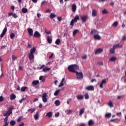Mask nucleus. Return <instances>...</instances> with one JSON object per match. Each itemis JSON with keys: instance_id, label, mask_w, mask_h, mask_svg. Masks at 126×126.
Listing matches in <instances>:
<instances>
[{"instance_id": "1", "label": "nucleus", "mask_w": 126, "mask_h": 126, "mask_svg": "<svg viewBox=\"0 0 126 126\" xmlns=\"http://www.w3.org/2000/svg\"><path fill=\"white\" fill-rule=\"evenodd\" d=\"M68 70L70 72H74L75 73H76L77 75V79H79V72L76 71L77 70H78L79 69V67L77 64H71L69 65L67 67Z\"/></svg>"}, {"instance_id": "2", "label": "nucleus", "mask_w": 126, "mask_h": 126, "mask_svg": "<svg viewBox=\"0 0 126 126\" xmlns=\"http://www.w3.org/2000/svg\"><path fill=\"white\" fill-rule=\"evenodd\" d=\"M13 106H11V107H10L8 109L7 112L4 114V117L5 116H7V117H9V116H10V115H11L12 114V110H13Z\"/></svg>"}, {"instance_id": "3", "label": "nucleus", "mask_w": 126, "mask_h": 126, "mask_svg": "<svg viewBox=\"0 0 126 126\" xmlns=\"http://www.w3.org/2000/svg\"><path fill=\"white\" fill-rule=\"evenodd\" d=\"M78 20H79V16H76L75 18L73 19H72L70 21V25L71 26H73V25H74V23H76Z\"/></svg>"}, {"instance_id": "4", "label": "nucleus", "mask_w": 126, "mask_h": 126, "mask_svg": "<svg viewBox=\"0 0 126 126\" xmlns=\"http://www.w3.org/2000/svg\"><path fill=\"white\" fill-rule=\"evenodd\" d=\"M38 69H43L42 71L43 72H47V71H49V70H51V68H48L47 66L45 67V64L42 65L40 66Z\"/></svg>"}, {"instance_id": "5", "label": "nucleus", "mask_w": 126, "mask_h": 126, "mask_svg": "<svg viewBox=\"0 0 126 126\" xmlns=\"http://www.w3.org/2000/svg\"><path fill=\"white\" fill-rule=\"evenodd\" d=\"M81 19L83 23H85V22H86V21L88 19V16L87 15L81 16Z\"/></svg>"}, {"instance_id": "6", "label": "nucleus", "mask_w": 126, "mask_h": 126, "mask_svg": "<svg viewBox=\"0 0 126 126\" xmlns=\"http://www.w3.org/2000/svg\"><path fill=\"white\" fill-rule=\"evenodd\" d=\"M7 31V28L5 27L4 29L3 30L2 32H1L0 37V38H3L4 36L5 35L6 32Z\"/></svg>"}, {"instance_id": "7", "label": "nucleus", "mask_w": 126, "mask_h": 126, "mask_svg": "<svg viewBox=\"0 0 126 126\" xmlns=\"http://www.w3.org/2000/svg\"><path fill=\"white\" fill-rule=\"evenodd\" d=\"M48 97V94H47V93H44L42 94V101L44 102V103H46L47 102V97Z\"/></svg>"}, {"instance_id": "8", "label": "nucleus", "mask_w": 126, "mask_h": 126, "mask_svg": "<svg viewBox=\"0 0 126 126\" xmlns=\"http://www.w3.org/2000/svg\"><path fill=\"white\" fill-rule=\"evenodd\" d=\"M85 89L86 90H88V91H94V86L93 85L87 86Z\"/></svg>"}, {"instance_id": "9", "label": "nucleus", "mask_w": 126, "mask_h": 126, "mask_svg": "<svg viewBox=\"0 0 126 126\" xmlns=\"http://www.w3.org/2000/svg\"><path fill=\"white\" fill-rule=\"evenodd\" d=\"M7 121H8V116H6V117L4 118V125L3 126H8V122H7Z\"/></svg>"}, {"instance_id": "10", "label": "nucleus", "mask_w": 126, "mask_h": 126, "mask_svg": "<svg viewBox=\"0 0 126 126\" xmlns=\"http://www.w3.org/2000/svg\"><path fill=\"white\" fill-rule=\"evenodd\" d=\"M33 36L35 38H40V37H41V34H40L38 32L35 31L34 33Z\"/></svg>"}, {"instance_id": "11", "label": "nucleus", "mask_w": 126, "mask_h": 126, "mask_svg": "<svg viewBox=\"0 0 126 126\" xmlns=\"http://www.w3.org/2000/svg\"><path fill=\"white\" fill-rule=\"evenodd\" d=\"M103 52V49L102 48H99L97 49L95 52V55H97L99 54H101V53Z\"/></svg>"}, {"instance_id": "12", "label": "nucleus", "mask_w": 126, "mask_h": 126, "mask_svg": "<svg viewBox=\"0 0 126 126\" xmlns=\"http://www.w3.org/2000/svg\"><path fill=\"white\" fill-rule=\"evenodd\" d=\"M40 114V113L37 111L36 112V114L34 115L33 118L35 120V121H37V120L39 119V114Z\"/></svg>"}, {"instance_id": "13", "label": "nucleus", "mask_w": 126, "mask_h": 126, "mask_svg": "<svg viewBox=\"0 0 126 126\" xmlns=\"http://www.w3.org/2000/svg\"><path fill=\"white\" fill-rule=\"evenodd\" d=\"M28 32L29 33V36H33V30L31 28H29L28 29Z\"/></svg>"}, {"instance_id": "14", "label": "nucleus", "mask_w": 126, "mask_h": 126, "mask_svg": "<svg viewBox=\"0 0 126 126\" xmlns=\"http://www.w3.org/2000/svg\"><path fill=\"white\" fill-rule=\"evenodd\" d=\"M92 15L93 17L97 16V11L95 9L92 10Z\"/></svg>"}, {"instance_id": "15", "label": "nucleus", "mask_w": 126, "mask_h": 126, "mask_svg": "<svg viewBox=\"0 0 126 126\" xmlns=\"http://www.w3.org/2000/svg\"><path fill=\"white\" fill-rule=\"evenodd\" d=\"M113 48L114 50H116L117 48H123V45H120V44L114 45Z\"/></svg>"}, {"instance_id": "16", "label": "nucleus", "mask_w": 126, "mask_h": 126, "mask_svg": "<svg viewBox=\"0 0 126 126\" xmlns=\"http://www.w3.org/2000/svg\"><path fill=\"white\" fill-rule=\"evenodd\" d=\"M45 117H48V118L50 119L53 117V112H48Z\"/></svg>"}, {"instance_id": "17", "label": "nucleus", "mask_w": 126, "mask_h": 126, "mask_svg": "<svg viewBox=\"0 0 126 126\" xmlns=\"http://www.w3.org/2000/svg\"><path fill=\"white\" fill-rule=\"evenodd\" d=\"M94 38L95 40H101V36H100V35H99V34H94Z\"/></svg>"}, {"instance_id": "18", "label": "nucleus", "mask_w": 126, "mask_h": 126, "mask_svg": "<svg viewBox=\"0 0 126 126\" xmlns=\"http://www.w3.org/2000/svg\"><path fill=\"white\" fill-rule=\"evenodd\" d=\"M11 15L14 18H17V17H18L17 15H16V14H15V13H11V12L8 13V16H11Z\"/></svg>"}, {"instance_id": "19", "label": "nucleus", "mask_w": 126, "mask_h": 126, "mask_svg": "<svg viewBox=\"0 0 126 126\" xmlns=\"http://www.w3.org/2000/svg\"><path fill=\"white\" fill-rule=\"evenodd\" d=\"M85 111V108H83L80 110L79 115L81 117L83 114H84V111Z\"/></svg>"}, {"instance_id": "20", "label": "nucleus", "mask_w": 126, "mask_h": 126, "mask_svg": "<svg viewBox=\"0 0 126 126\" xmlns=\"http://www.w3.org/2000/svg\"><path fill=\"white\" fill-rule=\"evenodd\" d=\"M91 34H92V35H95L98 34V31L97 30L94 29L91 31Z\"/></svg>"}, {"instance_id": "21", "label": "nucleus", "mask_w": 126, "mask_h": 126, "mask_svg": "<svg viewBox=\"0 0 126 126\" xmlns=\"http://www.w3.org/2000/svg\"><path fill=\"white\" fill-rule=\"evenodd\" d=\"M89 126H92L94 125H95V122L93 121L92 120H90L88 122Z\"/></svg>"}, {"instance_id": "22", "label": "nucleus", "mask_w": 126, "mask_h": 126, "mask_svg": "<svg viewBox=\"0 0 126 126\" xmlns=\"http://www.w3.org/2000/svg\"><path fill=\"white\" fill-rule=\"evenodd\" d=\"M29 60H30V61H32V60H34V54H32L31 53H29Z\"/></svg>"}, {"instance_id": "23", "label": "nucleus", "mask_w": 126, "mask_h": 126, "mask_svg": "<svg viewBox=\"0 0 126 126\" xmlns=\"http://www.w3.org/2000/svg\"><path fill=\"white\" fill-rule=\"evenodd\" d=\"M16 98V95H15V94H12L10 96V99L11 101H12V100L15 99Z\"/></svg>"}, {"instance_id": "24", "label": "nucleus", "mask_w": 126, "mask_h": 126, "mask_svg": "<svg viewBox=\"0 0 126 126\" xmlns=\"http://www.w3.org/2000/svg\"><path fill=\"white\" fill-rule=\"evenodd\" d=\"M72 10L73 12H75L76 10V5L75 4H73L72 5Z\"/></svg>"}, {"instance_id": "25", "label": "nucleus", "mask_w": 126, "mask_h": 126, "mask_svg": "<svg viewBox=\"0 0 126 126\" xmlns=\"http://www.w3.org/2000/svg\"><path fill=\"white\" fill-rule=\"evenodd\" d=\"M35 52H36V47H33L32 49H31L30 54H34Z\"/></svg>"}, {"instance_id": "26", "label": "nucleus", "mask_w": 126, "mask_h": 126, "mask_svg": "<svg viewBox=\"0 0 126 126\" xmlns=\"http://www.w3.org/2000/svg\"><path fill=\"white\" fill-rule=\"evenodd\" d=\"M38 84H39V80H34L32 82V85H34V86L38 85Z\"/></svg>"}, {"instance_id": "27", "label": "nucleus", "mask_w": 126, "mask_h": 126, "mask_svg": "<svg viewBox=\"0 0 126 126\" xmlns=\"http://www.w3.org/2000/svg\"><path fill=\"white\" fill-rule=\"evenodd\" d=\"M65 80V79L64 78H63L60 83V84L59 85V87H62V86H63V81Z\"/></svg>"}, {"instance_id": "28", "label": "nucleus", "mask_w": 126, "mask_h": 126, "mask_svg": "<svg viewBox=\"0 0 126 126\" xmlns=\"http://www.w3.org/2000/svg\"><path fill=\"white\" fill-rule=\"evenodd\" d=\"M35 111H36L35 108H31V109H28V112H31V114H33V113H34Z\"/></svg>"}, {"instance_id": "29", "label": "nucleus", "mask_w": 126, "mask_h": 126, "mask_svg": "<svg viewBox=\"0 0 126 126\" xmlns=\"http://www.w3.org/2000/svg\"><path fill=\"white\" fill-rule=\"evenodd\" d=\"M110 62H116L117 61V58L115 57H112L110 59H109Z\"/></svg>"}, {"instance_id": "30", "label": "nucleus", "mask_w": 126, "mask_h": 126, "mask_svg": "<svg viewBox=\"0 0 126 126\" xmlns=\"http://www.w3.org/2000/svg\"><path fill=\"white\" fill-rule=\"evenodd\" d=\"M108 106H110V108H113V107H114V104H113V101L110 100L108 103Z\"/></svg>"}, {"instance_id": "31", "label": "nucleus", "mask_w": 126, "mask_h": 126, "mask_svg": "<svg viewBox=\"0 0 126 126\" xmlns=\"http://www.w3.org/2000/svg\"><path fill=\"white\" fill-rule=\"evenodd\" d=\"M83 79V73L82 72H79V80H81Z\"/></svg>"}, {"instance_id": "32", "label": "nucleus", "mask_w": 126, "mask_h": 126, "mask_svg": "<svg viewBox=\"0 0 126 126\" xmlns=\"http://www.w3.org/2000/svg\"><path fill=\"white\" fill-rule=\"evenodd\" d=\"M47 42L49 44H51L53 41V39H52V38L50 37H47Z\"/></svg>"}, {"instance_id": "33", "label": "nucleus", "mask_w": 126, "mask_h": 126, "mask_svg": "<svg viewBox=\"0 0 126 126\" xmlns=\"http://www.w3.org/2000/svg\"><path fill=\"white\" fill-rule=\"evenodd\" d=\"M16 124V122H15V121L12 120L10 122V125L11 126H15V124Z\"/></svg>"}, {"instance_id": "34", "label": "nucleus", "mask_w": 126, "mask_h": 126, "mask_svg": "<svg viewBox=\"0 0 126 126\" xmlns=\"http://www.w3.org/2000/svg\"><path fill=\"white\" fill-rule=\"evenodd\" d=\"M55 104L56 106H60L61 105V102H60L59 99H57L55 101Z\"/></svg>"}, {"instance_id": "35", "label": "nucleus", "mask_w": 126, "mask_h": 126, "mask_svg": "<svg viewBox=\"0 0 126 126\" xmlns=\"http://www.w3.org/2000/svg\"><path fill=\"white\" fill-rule=\"evenodd\" d=\"M22 12L23 13H27V12H28V9L26 8H23L22 9Z\"/></svg>"}, {"instance_id": "36", "label": "nucleus", "mask_w": 126, "mask_h": 126, "mask_svg": "<svg viewBox=\"0 0 126 126\" xmlns=\"http://www.w3.org/2000/svg\"><path fill=\"white\" fill-rule=\"evenodd\" d=\"M61 43V39H60V38L57 39L56 41H55V44H56V45H60V44Z\"/></svg>"}, {"instance_id": "37", "label": "nucleus", "mask_w": 126, "mask_h": 126, "mask_svg": "<svg viewBox=\"0 0 126 126\" xmlns=\"http://www.w3.org/2000/svg\"><path fill=\"white\" fill-rule=\"evenodd\" d=\"M12 59L13 62H15V61H16V60H17V57H16L14 55H13L12 56Z\"/></svg>"}, {"instance_id": "38", "label": "nucleus", "mask_w": 126, "mask_h": 126, "mask_svg": "<svg viewBox=\"0 0 126 126\" xmlns=\"http://www.w3.org/2000/svg\"><path fill=\"white\" fill-rule=\"evenodd\" d=\"M71 112L72 111L70 109H68L65 111V113L67 115H70V114H71Z\"/></svg>"}, {"instance_id": "39", "label": "nucleus", "mask_w": 126, "mask_h": 126, "mask_svg": "<svg viewBox=\"0 0 126 126\" xmlns=\"http://www.w3.org/2000/svg\"><path fill=\"white\" fill-rule=\"evenodd\" d=\"M27 89V87H23L21 89V91H22V92H25V90H26Z\"/></svg>"}, {"instance_id": "40", "label": "nucleus", "mask_w": 126, "mask_h": 126, "mask_svg": "<svg viewBox=\"0 0 126 126\" xmlns=\"http://www.w3.org/2000/svg\"><path fill=\"white\" fill-rule=\"evenodd\" d=\"M107 82H108V79H104L102 80L101 83L103 84H106Z\"/></svg>"}, {"instance_id": "41", "label": "nucleus", "mask_w": 126, "mask_h": 126, "mask_svg": "<svg viewBox=\"0 0 126 126\" xmlns=\"http://www.w3.org/2000/svg\"><path fill=\"white\" fill-rule=\"evenodd\" d=\"M55 17H56V14L53 13L50 14V18L53 19V18H55Z\"/></svg>"}, {"instance_id": "42", "label": "nucleus", "mask_w": 126, "mask_h": 126, "mask_svg": "<svg viewBox=\"0 0 126 126\" xmlns=\"http://www.w3.org/2000/svg\"><path fill=\"white\" fill-rule=\"evenodd\" d=\"M102 14H107L109 13V12L108 11H107V10L106 9H103L102 10Z\"/></svg>"}, {"instance_id": "43", "label": "nucleus", "mask_w": 126, "mask_h": 126, "mask_svg": "<svg viewBox=\"0 0 126 126\" xmlns=\"http://www.w3.org/2000/svg\"><path fill=\"white\" fill-rule=\"evenodd\" d=\"M78 33V30H75L73 32V36H75Z\"/></svg>"}, {"instance_id": "44", "label": "nucleus", "mask_w": 126, "mask_h": 126, "mask_svg": "<svg viewBox=\"0 0 126 126\" xmlns=\"http://www.w3.org/2000/svg\"><path fill=\"white\" fill-rule=\"evenodd\" d=\"M44 31H45V32L46 34H47L48 35L49 34H51V31H48V29H45Z\"/></svg>"}, {"instance_id": "45", "label": "nucleus", "mask_w": 126, "mask_h": 126, "mask_svg": "<svg viewBox=\"0 0 126 126\" xmlns=\"http://www.w3.org/2000/svg\"><path fill=\"white\" fill-rule=\"evenodd\" d=\"M118 24H119V23L118 22L116 21L113 24V26H114V27H117V26H118Z\"/></svg>"}, {"instance_id": "46", "label": "nucleus", "mask_w": 126, "mask_h": 126, "mask_svg": "<svg viewBox=\"0 0 126 126\" xmlns=\"http://www.w3.org/2000/svg\"><path fill=\"white\" fill-rule=\"evenodd\" d=\"M115 50L113 47L110 50V54H114L115 53Z\"/></svg>"}, {"instance_id": "47", "label": "nucleus", "mask_w": 126, "mask_h": 126, "mask_svg": "<svg viewBox=\"0 0 126 126\" xmlns=\"http://www.w3.org/2000/svg\"><path fill=\"white\" fill-rule=\"evenodd\" d=\"M60 90H58L57 91H56L55 93H54V95L55 96H58V94H59V92H60Z\"/></svg>"}, {"instance_id": "48", "label": "nucleus", "mask_w": 126, "mask_h": 126, "mask_svg": "<svg viewBox=\"0 0 126 126\" xmlns=\"http://www.w3.org/2000/svg\"><path fill=\"white\" fill-rule=\"evenodd\" d=\"M89 98V94H88V93H86L85 94V98L87 99Z\"/></svg>"}, {"instance_id": "49", "label": "nucleus", "mask_w": 126, "mask_h": 126, "mask_svg": "<svg viewBox=\"0 0 126 126\" xmlns=\"http://www.w3.org/2000/svg\"><path fill=\"white\" fill-rule=\"evenodd\" d=\"M111 116H112V114H111V113H107L105 115L106 118H111Z\"/></svg>"}, {"instance_id": "50", "label": "nucleus", "mask_w": 126, "mask_h": 126, "mask_svg": "<svg viewBox=\"0 0 126 126\" xmlns=\"http://www.w3.org/2000/svg\"><path fill=\"white\" fill-rule=\"evenodd\" d=\"M15 36V34H14V33H11V34L10 35V37L11 39H13V38H14Z\"/></svg>"}, {"instance_id": "51", "label": "nucleus", "mask_w": 126, "mask_h": 126, "mask_svg": "<svg viewBox=\"0 0 126 126\" xmlns=\"http://www.w3.org/2000/svg\"><path fill=\"white\" fill-rule=\"evenodd\" d=\"M39 80H42V82H44L45 81V79L43 78L42 76H40L39 78Z\"/></svg>"}, {"instance_id": "52", "label": "nucleus", "mask_w": 126, "mask_h": 126, "mask_svg": "<svg viewBox=\"0 0 126 126\" xmlns=\"http://www.w3.org/2000/svg\"><path fill=\"white\" fill-rule=\"evenodd\" d=\"M24 100H26V98H23L21 99V100H19V102L20 103V104L22 103V102H23V101H24Z\"/></svg>"}, {"instance_id": "53", "label": "nucleus", "mask_w": 126, "mask_h": 126, "mask_svg": "<svg viewBox=\"0 0 126 126\" xmlns=\"http://www.w3.org/2000/svg\"><path fill=\"white\" fill-rule=\"evenodd\" d=\"M28 49H31V48H32V45L30 44L29 43H28Z\"/></svg>"}, {"instance_id": "54", "label": "nucleus", "mask_w": 126, "mask_h": 126, "mask_svg": "<svg viewBox=\"0 0 126 126\" xmlns=\"http://www.w3.org/2000/svg\"><path fill=\"white\" fill-rule=\"evenodd\" d=\"M72 100V99H71V98H69V99L67 100V104L68 105H69V102H71Z\"/></svg>"}, {"instance_id": "55", "label": "nucleus", "mask_w": 126, "mask_h": 126, "mask_svg": "<svg viewBox=\"0 0 126 126\" xmlns=\"http://www.w3.org/2000/svg\"><path fill=\"white\" fill-rule=\"evenodd\" d=\"M46 13H50L51 12V9H48L45 10Z\"/></svg>"}, {"instance_id": "56", "label": "nucleus", "mask_w": 126, "mask_h": 126, "mask_svg": "<svg viewBox=\"0 0 126 126\" xmlns=\"http://www.w3.org/2000/svg\"><path fill=\"white\" fill-rule=\"evenodd\" d=\"M57 19L58 21H60V22H61V21H62V17H58Z\"/></svg>"}, {"instance_id": "57", "label": "nucleus", "mask_w": 126, "mask_h": 126, "mask_svg": "<svg viewBox=\"0 0 126 126\" xmlns=\"http://www.w3.org/2000/svg\"><path fill=\"white\" fill-rule=\"evenodd\" d=\"M82 60H86L87 59V56L85 55L83 57H82Z\"/></svg>"}, {"instance_id": "58", "label": "nucleus", "mask_w": 126, "mask_h": 126, "mask_svg": "<svg viewBox=\"0 0 126 126\" xmlns=\"http://www.w3.org/2000/svg\"><path fill=\"white\" fill-rule=\"evenodd\" d=\"M3 101V96H0V102H2Z\"/></svg>"}, {"instance_id": "59", "label": "nucleus", "mask_w": 126, "mask_h": 126, "mask_svg": "<svg viewBox=\"0 0 126 126\" xmlns=\"http://www.w3.org/2000/svg\"><path fill=\"white\" fill-rule=\"evenodd\" d=\"M91 82H97V80L96 79H93L91 80Z\"/></svg>"}, {"instance_id": "60", "label": "nucleus", "mask_w": 126, "mask_h": 126, "mask_svg": "<svg viewBox=\"0 0 126 126\" xmlns=\"http://www.w3.org/2000/svg\"><path fill=\"white\" fill-rule=\"evenodd\" d=\"M59 116H60V113L58 112L57 114L55 115V117H56V118H58V117H59Z\"/></svg>"}, {"instance_id": "61", "label": "nucleus", "mask_w": 126, "mask_h": 126, "mask_svg": "<svg viewBox=\"0 0 126 126\" xmlns=\"http://www.w3.org/2000/svg\"><path fill=\"white\" fill-rule=\"evenodd\" d=\"M45 3H46V0H43L42 1L41 4V5H44V4H45Z\"/></svg>"}, {"instance_id": "62", "label": "nucleus", "mask_w": 126, "mask_h": 126, "mask_svg": "<svg viewBox=\"0 0 126 126\" xmlns=\"http://www.w3.org/2000/svg\"><path fill=\"white\" fill-rule=\"evenodd\" d=\"M82 99H83V95H79V99L82 100Z\"/></svg>"}, {"instance_id": "63", "label": "nucleus", "mask_w": 126, "mask_h": 126, "mask_svg": "<svg viewBox=\"0 0 126 126\" xmlns=\"http://www.w3.org/2000/svg\"><path fill=\"white\" fill-rule=\"evenodd\" d=\"M103 83H101L100 84H99V87L100 88H103Z\"/></svg>"}, {"instance_id": "64", "label": "nucleus", "mask_w": 126, "mask_h": 126, "mask_svg": "<svg viewBox=\"0 0 126 126\" xmlns=\"http://www.w3.org/2000/svg\"><path fill=\"white\" fill-rule=\"evenodd\" d=\"M19 126H24V123H22L19 125Z\"/></svg>"}]
</instances>
